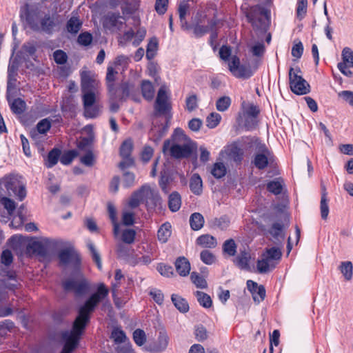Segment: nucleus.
<instances>
[{"mask_svg": "<svg viewBox=\"0 0 353 353\" xmlns=\"http://www.w3.org/2000/svg\"><path fill=\"white\" fill-rule=\"evenodd\" d=\"M108 294L109 290L104 283H99L97 292L92 294L83 305L79 308V314L74 321L72 329L81 332L82 334L85 325L89 322L90 314L94 310L100 302L108 296Z\"/></svg>", "mask_w": 353, "mask_h": 353, "instance_id": "1", "label": "nucleus"}, {"mask_svg": "<svg viewBox=\"0 0 353 353\" xmlns=\"http://www.w3.org/2000/svg\"><path fill=\"white\" fill-rule=\"evenodd\" d=\"M192 142L181 128H176L170 139L164 141L163 152L175 159L189 157L192 152Z\"/></svg>", "mask_w": 353, "mask_h": 353, "instance_id": "2", "label": "nucleus"}, {"mask_svg": "<svg viewBox=\"0 0 353 353\" xmlns=\"http://www.w3.org/2000/svg\"><path fill=\"white\" fill-rule=\"evenodd\" d=\"M281 250L278 248L273 247L266 249L261 254V259L257 261L256 268L258 272L265 274L273 270L281 259Z\"/></svg>", "mask_w": 353, "mask_h": 353, "instance_id": "3", "label": "nucleus"}, {"mask_svg": "<svg viewBox=\"0 0 353 353\" xmlns=\"http://www.w3.org/2000/svg\"><path fill=\"white\" fill-rule=\"evenodd\" d=\"M246 17L254 29L266 31L270 19V11L268 10L256 6L247 13Z\"/></svg>", "mask_w": 353, "mask_h": 353, "instance_id": "4", "label": "nucleus"}, {"mask_svg": "<svg viewBox=\"0 0 353 353\" xmlns=\"http://www.w3.org/2000/svg\"><path fill=\"white\" fill-rule=\"evenodd\" d=\"M0 184L7 190L10 195L14 194L19 201L26 196V191L23 184L17 175L9 174L0 179Z\"/></svg>", "mask_w": 353, "mask_h": 353, "instance_id": "5", "label": "nucleus"}, {"mask_svg": "<svg viewBox=\"0 0 353 353\" xmlns=\"http://www.w3.org/2000/svg\"><path fill=\"white\" fill-rule=\"evenodd\" d=\"M62 286L65 291L72 292L77 296L85 294L89 290V283L82 274L70 278L63 281Z\"/></svg>", "mask_w": 353, "mask_h": 353, "instance_id": "6", "label": "nucleus"}, {"mask_svg": "<svg viewBox=\"0 0 353 353\" xmlns=\"http://www.w3.org/2000/svg\"><path fill=\"white\" fill-rule=\"evenodd\" d=\"M299 73H301L300 69L290 68L289 71L290 87L292 92L296 94H306L310 92V86Z\"/></svg>", "mask_w": 353, "mask_h": 353, "instance_id": "7", "label": "nucleus"}, {"mask_svg": "<svg viewBox=\"0 0 353 353\" xmlns=\"http://www.w3.org/2000/svg\"><path fill=\"white\" fill-rule=\"evenodd\" d=\"M97 91L83 92L84 115L88 118H95L100 112L99 108L94 106Z\"/></svg>", "mask_w": 353, "mask_h": 353, "instance_id": "8", "label": "nucleus"}, {"mask_svg": "<svg viewBox=\"0 0 353 353\" xmlns=\"http://www.w3.org/2000/svg\"><path fill=\"white\" fill-rule=\"evenodd\" d=\"M132 149L133 143L130 139L125 140L121 144L120 147V156L122 157L123 161L119 164V167L121 170H124L134 165V159L131 157Z\"/></svg>", "mask_w": 353, "mask_h": 353, "instance_id": "9", "label": "nucleus"}, {"mask_svg": "<svg viewBox=\"0 0 353 353\" xmlns=\"http://www.w3.org/2000/svg\"><path fill=\"white\" fill-rule=\"evenodd\" d=\"M81 332L72 329L71 331H65L62 333V338L65 341V345L61 353H71L77 346Z\"/></svg>", "mask_w": 353, "mask_h": 353, "instance_id": "10", "label": "nucleus"}, {"mask_svg": "<svg viewBox=\"0 0 353 353\" xmlns=\"http://www.w3.org/2000/svg\"><path fill=\"white\" fill-rule=\"evenodd\" d=\"M170 342V337L165 331L159 332L157 341L149 344L147 350L151 353H162L165 351Z\"/></svg>", "mask_w": 353, "mask_h": 353, "instance_id": "11", "label": "nucleus"}, {"mask_svg": "<svg viewBox=\"0 0 353 353\" xmlns=\"http://www.w3.org/2000/svg\"><path fill=\"white\" fill-rule=\"evenodd\" d=\"M125 19L119 13L110 12L104 18L103 26L111 31L121 30Z\"/></svg>", "mask_w": 353, "mask_h": 353, "instance_id": "12", "label": "nucleus"}, {"mask_svg": "<svg viewBox=\"0 0 353 353\" xmlns=\"http://www.w3.org/2000/svg\"><path fill=\"white\" fill-rule=\"evenodd\" d=\"M154 108L156 111L161 114H165L170 109V104L168 101V96L164 87H161L158 91Z\"/></svg>", "mask_w": 353, "mask_h": 353, "instance_id": "13", "label": "nucleus"}, {"mask_svg": "<svg viewBox=\"0 0 353 353\" xmlns=\"http://www.w3.org/2000/svg\"><path fill=\"white\" fill-rule=\"evenodd\" d=\"M143 196V202L147 205H154L159 201L157 190L151 188L148 185H144L140 188Z\"/></svg>", "mask_w": 353, "mask_h": 353, "instance_id": "14", "label": "nucleus"}, {"mask_svg": "<svg viewBox=\"0 0 353 353\" xmlns=\"http://www.w3.org/2000/svg\"><path fill=\"white\" fill-rule=\"evenodd\" d=\"M48 239H44L43 241H33L26 246L27 254H33L39 256L45 257L48 254V250L45 244L48 243Z\"/></svg>", "mask_w": 353, "mask_h": 353, "instance_id": "15", "label": "nucleus"}, {"mask_svg": "<svg viewBox=\"0 0 353 353\" xmlns=\"http://www.w3.org/2000/svg\"><path fill=\"white\" fill-rule=\"evenodd\" d=\"M260 153H257L254 159V165L259 170L264 169L268 164L270 152L264 144H260Z\"/></svg>", "mask_w": 353, "mask_h": 353, "instance_id": "16", "label": "nucleus"}, {"mask_svg": "<svg viewBox=\"0 0 353 353\" xmlns=\"http://www.w3.org/2000/svg\"><path fill=\"white\" fill-rule=\"evenodd\" d=\"M132 85L127 82L122 83L119 86H114L115 95L113 97L110 93H108L109 97L112 99H119L120 101L126 100L130 96V93Z\"/></svg>", "mask_w": 353, "mask_h": 353, "instance_id": "17", "label": "nucleus"}, {"mask_svg": "<svg viewBox=\"0 0 353 353\" xmlns=\"http://www.w3.org/2000/svg\"><path fill=\"white\" fill-rule=\"evenodd\" d=\"M248 290L251 292L254 301L259 303L265 296V290L263 285H258L256 282L248 280L247 281Z\"/></svg>", "mask_w": 353, "mask_h": 353, "instance_id": "18", "label": "nucleus"}, {"mask_svg": "<svg viewBox=\"0 0 353 353\" xmlns=\"http://www.w3.org/2000/svg\"><path fill=\"white\" fill-rule=\"evenodd\" d=\"M3 283L10 290L17 288L19 283L15 279V273L6 269H0V283Z\"/></svg>", "mask_w": 353, "mask_h": 353, "instance_id": "19", "label": "nucleus"}, {"mask_svg": "<svg viewBox=\"0 0 353 353\" xmlns=\"http://www.w3.org/2000/svg\"><path fill=\"white\" fill-rule=\"evenodd\" d=\"M259 109L254 105H251L246 111L247 117L245 126L248 130L252 129L257 123L256 117L259 114Z\"/></svg>", "mask_w": 353, "mask_h": 353, "instance_id": "20", "label": "nucleus"}, {"mask_svg": "<svg viewBox=\"0 0 353 353\" xmlns=\"http://www.w3.org/2000/svg\"><path fill=\"white\" fill-rule=\"evenodd\" d=\"M98 82L92 79L90 75L84 72L81 74V90L82 92L97 91Z\"/></svg>", "mask_w": 353, "mask_h": 353, "instance_id": "21", "label": "nucleus"}, {"mask_svg": "<svg viewBox=\"0 0 353 353\" xmlns=\"http://www.w3.org/2000/svg\"><path fill=\"white\" fill-rule=\"evenodd\" d=\"M168 123H161L160 125L153 123L150 134L154 141L157 142L160 141L168 132Z\"/></svg>", "mask_w": 353, "mask_h": 353, "instance_id": "22", "label": "nucleus"}, {"mask_svg": "<svg viewBox=\"0 0 353 353\" xmlns=\"http://www.w3.org/2000/svg\"><path fill=\"white\" fill-rule=\"evenodd\" d=\"M59 259L63 265L79 261L78 254L71 249H64L59 253Z\"/></svg>", "mask_w": 353, "mask_h": 353, "instance_id": "23", "label": "nucleus"}, {"mask_svg": "<svg viewBox=\"0 0 353 353\" xmlns=\"http://www.w3.org/2000/svg\"><path fill=\"white\" fill-rule=\"evenodd\" d=\"M251 259L250 254L245 249L241 250L239 255L234 259V263L236 266L242 270H249V262Z\"/></svg>", "mask_w": 353, "mask_h": 353, "instance_id": "24", "label": "nucleus"}, {"mask_svg": "<svg viewBox=\"0 0 353 353\" xmlns=\"http://www.w3.org/2000/svg\"><path fill=\"white\" fill-rule=\"evenodd\" d=\"M197 245L206 248H214L217 245L215 237L210 234H203L196 239Z\"/></svg>", "mask_w": 353, "mask_h": 353, "instance_id": "25", "label": "nucleus"}, {"mask_svg": "<svg viewBox=\"0 0 353 353\" xmlns=\"http://www.w3.org/2000/svg\"><path fill=\"white\" fill-rule=\"evenodd\" d=\"M190 188L196 195H200L203 192V183L198 174H194L190 181Z\"/></svg>", "mask_w": 353, "mask_h": 353, "instance_id": "26", "label": "nucleus"}, {"mask_svg": "<svg viewBox=\"0 0 353 353\" xmlns=\"http://www.w3.org/2000/svg\"><path fill=\"white\" fill-rule=\"evenodd\" d=\"M117 71H116L113 66L109 65L107 68V74H106V84L108 90V93H110L113 97L115 95V91L114 90V86L115 85L114 83L115 75L117 74Z\"/></svg>", "mask_w": 353, "mask_h": 353, "instance_id": "27", "label": "nucleus"}, {"mask_svg": "<svg viewBox=\"0 0 353 353\" xmlns=\"http://www.w3.org/2000/svg\"><path fill=\"white\" fill-rule=\"evenodd\" d=\"M176 272L181 276H186L190 273V264L185 257H179L175 263Z\"/></svg>", "mask_w": 353, "mask_h": 353, "instance_id": "28", "label": "nucleus"}, {"mask_svg": "<svg viewBox=\"0 0 353 353\" xmlns=\"http://www.w3.org/2000/svg\"><path fill=\"white\" fill-rule=\"evenodd\" d=\"M181 206V197L179 192H173L168 197V208L173 212H177Z\"/></svg>", "mask_w": 353, "mask_h": 353, "instance_id": "29", "label": "nucleus"}, {"mask_svg": "<svg viewBox=\"0 0 353 353\" xmlns=\"http://www.w3.org/2000/svg\"><path fill=\"white\" fill-rule=\"evenodd\" d=\"M172 301L174 306L182 313H185L189 310V305L187 301L177 294H172Z\"/></svg>", "mask_w": 353, "mask_h": 353, "instance_id": "30", "label": "nucleus"}, {"mask_svg": "<svg viewBox=\"0 0 353 353\" xmlns=\"http://www.w3.org/2000/svg\"><path fill=\"white\" fill-rule=\"evenodd\" d=\"M171 225L169 223H163L158 230L157 236L158 239L162 242L165 243L168 241L171 235Z\"/></svg>", "mask_w": 353, "mask_h": 353, "instance_id": "31", "label": "nucleus"}, {"mask_svg": "<svg viewBox=\"0 0 353 353\" xmlns=\"http://www.w3.org/2000/svg\"><path fill=\"white\" fill-rule=\"evenodd\" d=\"M141 92L143 97L148 101L153 99L154 94V89L150 81L144 80L141 83Z\"/></svg>", "mask_w": 353, "mask_h": 353, "instance_id": "32", "label": "nucleus"}, {"mask_svg": "<svg viewBox=\"0 0 353 353\" xmlns=\"http://www.w3.org/2000/svg\"><path fill=\"white\" fill-rule=\"evenodd\" d=\"M339 270L346 281H350L353 275V265L350 261L341 262Z\"/></svg>", "mask_w": 353, "mask_h": 353, "instance_id": "33", "label": "nucleus"}, {"mask_svg": "<svg viewBox=\"0 0 353 353\" xmlns=\"http://www.w3.org/2000/svg\"><path fill=\"white\" fill-rule=\"evenodd\" d=\"M320 209L321 218L324 220L326 219L329 214V206L327 203L326 189L325 187H322Z\"/></svg>", "mask_w": 353, "mask_h": 353, "instance_id": "34", "label": "nucleus"}, {"mask_svg": "<svg viewBox=\"0 0 353 353\" xmlns=\"http://www.w3.org/2000/svg\"><path fill=\"white\" fill-rule=\"evenodd\" d=\"M190 224L193 230H200L204 224V218L199 212L193 213L190 218Z\"/></svg>", "mask_w": 353, "mask_h": 353, "instance_id": "35", "label": "nucleus"}, {"mask_svg": "<svg viewBox=\"0 0 353 353\" xmlns=\"http://www.w3.org/2000/svg\"><path fill=\"white\" fill-rule=\"evenodd\" d=\"M10 106V109L13 113L20 114L23 112L26 108V103L23 100L20 98L14 99L10 102V99L8 101Z\"/></svg>", "mask_w": 353, "mask_h": 353, "instance_id": "36", "label": "nucleus"}, {"mask_svg": "<svg viewBox=\"0 0 353 353\" xmlns=\"http://www.w3.org/2000/svg\"><path fill=\"white\" fill-rule=\"evenodd\" d=\"M82 23L76 17H71L67 22L66 28L68 32L77 34L81 28Z\"/></svg>", "mask_w": 353, "mask_h": 353, "instance_id": "37", "label": "nucleus"}, {"mask_svg": "<svg viewBox=\"0 0 353 353\" xmlns=\"http://www.w3.org/2000/svg\"><path fill=\"white\" fill-rule=\"evenodd\" d=\"M267 189L275 195L279 194L283 190V184L280 179H276L267 183Z\"/></svg>", "mask_w": 353, "mask_h": 353, "instance_id": "38", "label": "nucleus"}, {"mask_svg": "<svg viewBox=\"0 0 353 353\" xmlns=\"http://www.w3.org/2000/svg\"><path fill=\"white\" fill-rule=\"evenodd\" d=\"M223 251L229 256H234L236 253V245L232 239L226 240L223 244Z\"/></svg>", "mask_w": 353, "mask_h": 353, "instance_id": "39", "label": "nucleus"}, {"mask_svg": "<svg viewBox=\"0 0 353 353\" xmlns=\"http://www.w3.org/2000/svg\"><path fill=\"white\" fill-rule=\"evenodd\" d=\"M61 150L57 148L52 149L48 155L47 162L46 163L48 168H52L55 165L60 158Z\"/></svg>", "mask_w": 353, "mask_h": 353, "instance_id": "40", "label": "nucleus"}, {"mask_svg": "<svg viewBox=\"0 0 353 353\" xmlns=\"http://www.w3.org/2000/svg\"><path fill=\"white\" fill-rule=\"evenodd\" d=\"M195 295L196 296L198 302L201 305L205 308L211 307L212 301L210 296L208 294L203 292L196 291Z\"/></svg>", "mask_w": 353, "mask_h": 353, "instance_id": "41", "label": "nucleus"}, {"mask_svg": "<svg viewBox=\"0 0 353 353\" xmlns=\"http://www.w3.org/2000/svg\"><path fill=\"white\" fill-rule=\"evenodd\" d=\"M230 225V220L226 216L215 218L211 221V225L221 230H225Z\"/></svg>", "mask_w": 353, "mask_h": 353, "instance_id": "42", "label": "nucleus"}, {"mask_svg": "<svg viewBox=\"0 0 353 353\" xmlns=\"http://www.w3.org/2000/svg\"><path fill=\"white\" fill-rule=\"evenodd\" d=\"M232 74L238 78L248 79L252 75V72L250 67L241 65Z\"/></svg>", "mask_w": 353, "mask_h": 353, "instance_id": "43", "label": "nucleus"}, {"mask_svg": "<svg viewBox=\"0 0 353 353\" xmlns=\"http://www.w3.org/2000/svg\"><path fill=\"white\" fill-rule=\"evenodd\" d=\"M341 57L343 59V63L348 65L349 67H353V50L345 47L343 49Z\"/></svg>", "mask_w": 353, "mask_h": 353, "instance_id": "44", "label": "nucleus"}, {"mask_svg": "<svg viewBox=\"0 0 353 353\" xmlns=\"http://www.w3.org/2000/svg\"><path fill=\"white\" fill-rule=\"evenodd\" d=\"M51 128V121L48 119H41L37 124L34 129L36 131L46 135V133L50 130Z\"/></svg>", "mask_w": 353, "mask_h": 353, "instance_id": "45", "label": "nucleus"}, {"mask_svg": "<svg viewBox=\"0 0 353 353\" xmlns=\"http://www.w3.org/2000/svg\"><path fill=\"white\" fill-rule=\"evenodd\" d=\"M0 203L7 210L8 215L12 214L16 208V204L13 200L6 196L1 197Z\"/></svg>", "mask_w": 353, "mask_h": 353, "instance_id": "46", "label": "nucleus"}, {"mask_svg": "<svg viewBox=\"0 0 353 353\" xmlns=\"http://www.w3.org/2000/svg\"><path fill=\"white\" fill-rule=\"evenodd\" d=\"M87 246L90 251L92 254V256L94 262L97 263V265L99 270L102 268V263L101 261V256L99 252H97V249L95 248V246L94 243L92 241H88L87 243Z\"/></svg>", "mask_w": 353, "mask_h": 353, "instance_id": "47", "label": "nucleus"}, {"mask_svg": "<svg viewBox=\"0 0 353 353\" xmlns=\"http://www.w3.org/2000/svg\"><path fill=\"white\" fill-rule=\"evenodd\" d=\"M80 161L88 167H92L95 163V157L91 150L85 152V154L80 158Z\"/></svg>", "mask_w": 353, "mask_h": 353, "instance_id": "48", "label": "nucleus"}, {"mask_svg": "<svg viewBox=\"0 0 353 353\" xmlns=\"http://www.w3.org/2000/svg\"><path fill=\"white\" fill-rule=\"evenodd\" d=\"M211 173L215 178L220 179L225 176L226 168L223 163H216L213 165Z\"/></svg>", "mask_w": 353, "mask_h": 353, "instance_id": "49", "label": "nucleus"}, {"mask_svg": "<svg viewBox=\"0 0 353 353\" xmlns=\"http://www.w3.org/2000/svg\"><path fill=\"white\" fill-rule=\"evenodd\" d=\"M14 325L10 320L6 319L0 322V339L10 332Z\"/></svg>", "mask_w": 353, "mask_h": 353, "instance_id": "50", "label": "nucleus"}, {"mask_svg": "<svg viewBox=\"0 0 353 353\" xmlns=\"http://www.w3.org/2000/svg\"><path fill=\"white\" fill-rule=\"evenodd\" d=\"M141 202H143V196L139 189L132 194L128 201V205L130 208H135L139 205Z\"/></svg>", "mask_w": 353, "mask_h": 353, "instance_id": "51", "label": "nucleus"}, {"mask_svg": "<svg viewBox=\"0 0 353 353\" xmlns=\"http://www.w3.org/2000/svg\"><path fill=\"white\" fill-rule=\"evenodd\" d=\"M200 259L206 265H212L216 261L214 254L208 250H204L201 252Z\"/></svg>", "mask_w": 353, "mask_h": 353, "instance_id": "52", "label": "nucleus"}, {"mask_svg": "<svg viewBox=\"0 0 353 353\" xmlns=\"http://www.w3.org/2000/svg\"><path fill=\"white\" fill-rule=\"evenodd\" d=\"M231 104V99L229 97H222L219 98L216 103L217 110L224 112L228 109Z\"/></svg>", "mask_w": 353, "mask_h": 353, "instance_id": "53", "label": "nucleus"}, {"mask_svg": "<svg viewBox=\"0 0 353 353\" xmlns=\"http://www.w3.org/2000/svg\"><path fill=\"white\" fill-rule=\"evenodd\" d=\"M192 283L199 288L204 289L207 288L205 279L196 272H192L190 276Z\"/></svg>", "mask_w": 353, "mask_h": 353, "instance_id": "54", "label": "nucleus"}, {"mask_svg": "<svg viewBox=\"0 0 353 353\" xmlns=\"http://www.w3.org/2000/svg\"><path fill=\"white\" fill-rule=\"evenodd\" d=\"M198 107V99L196 94H191L185 99V108L189 112H192Z\"/></svg>", "mask_w": 353, "mask_h": 353, "instance_id": "55", "label": "nucleus"}, {"mask_svg": "<svg viewBox=\"0 0 353 353\" xmlns=\"http://www.w3.org/2000/svg\"><path fill=\"white\" fill-rule=\"evenodd\" d=\"M42 30L46 32H51L55 26L53 19L49 16L45 17L41 22Z\"/></svg>", "mask_w": 353, "mask_h": 353, "instance_id": "56", "label": "nucleus"}, {"mask_svg": "<svg viewBox=\"0 0 353 353\" xmlns=\"http://www.w3.org/2000/svg\"><path fill=\"white\" fill-rule=\"evenodd\" d=\"M221 119L219 114L216 112L211 113L206 119L207 126L210 128H214L218 125Z\"/></svg>", "mask_w": 353, "mask_h": 353, "instance_id": "57", "label": "nucleus"}, {"mask_svg": "<svg viewBox=\"0 0 353 353\" xmlns=\"http://www.w3.org/2000/svg\"><path fill=\"white\" fill-rule=\"evenodd\" d=\"M123 186L128 188L135 184V175L130 172H125L123 176Z\"/></svg>", "mask_w": 353, "mask_h": 353, "instance_id": "58", "label": "nucleus"}, {"mask_svg": "<svg viewBox=\"0 0 353 353\" xmlns=\"http://www.w3.org/2000/svg\"><path fill=\"white\" fill-rule=\"evenodd\" d=\"M133 339L137 345H143L146 341V336L144 331L141 329L135 330L133 332Z\"/></svg>", "mask_w": 353, "mask_h": 353, "instance_id": "59", "label": "nucleus"}, {"mask_svg": "<svg viewBox=\"0 0 353 353\" xmlns=\"http://www.w3.org/2000/svg\"><path fill=\"white\" fill-rule=\"evenodd\" d=\"M283 225L279 223H275L272 225L270 230V234L276 240H279V238L283 239L282 234Z\"/></svg>", "mask_w": 353, "mask_h": 353, "instance_id": "60", "label": "nucleus"}, {"mask_svg": "<svg viewBox=\"0 0 353 353\" xmlns=\"http://www.w3.org/2000/svg\"><path fill=\"white\" fill-rule=\"evenodd\" d=\"M77 155V152L74 150H69L63 154L60 157V161L63 165H69Z\"/></svg>", "mask_w": 353, "mask_h": 353, "instance_id": "61", "label": "nucleus"}, {"mask_svg": "<svg viewBox=\"0 0 353 353\" xmlns=\"http://www.w3.org/2000/svg\"><path fill=\"white\" fill-rule=\"evenodd\" d=\"M170 183L171 179L169 176L163 174L161 176L159 184L164 193L168 194L170 192L171 190V188L170 186Z\"/></svg>", "mask_w": 353, "mask_h": 353, "instance_id": "62", "label": "nucleus"}, {"mask_svg": "<svg viewBox=\"0 0 353 353\" xmlns=\"http://www.w3.org/2000/svg\"><path fill=\"white\" fill-rule=\"evenodd\" d=\"M136 232L132 229H126L122 233V241L128 244H131L134 242L135 239Z\"/></svg>", "mask_w": 353, "mask_h": 353, "instance_id": "63", "label": "nucleus"}, {"mask_svg": "<svg viewBox=\"0 0 353 353\" xmlns=\"http://www.w3.org/2000/svg\"><path fill=\"white\" fill-rule=\"evenodd\" d=\"M111 338L116 343H121L126 339V336L123 330L114 329L112 332Z\"/></svg>", "mask_w": 353, "mask_h": 353, "instance_id": "64", "label": "nucleus"}]
</instances>
